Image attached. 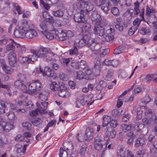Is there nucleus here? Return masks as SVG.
I'll use <instances>...</instances> for the list:
<instances>
[{
    "mask_svg": "<svg viewBox=\"0 0 157 157\" xmlns=\"http://www.w3.org/2000/svg\"><path fill=\"white\" fill-rule=\"evenodd\" d=\"M48 49L44 48H40L38 51H36L37 55L39 58H41L43 59L45 57L48 52Z\"/></svg>",
    "mask_w": 157,
    "mask_h": 157,
    "instance_id": "nucleus-24",
    "label": "nucleus"
},
{
    "mask_svg": "<svg viewBox=\"0 0 157 157\" xmlns=\"http://www.w3.org/2000/svg\"><path fill=\"white\" fill-rule=\"evenodd\" d=\"M126 153L123 148H121L117 151V155L120 157H125Z\"/></svg>",
    "mask_w": 157,
    "mask_h": 157,
    "instance_id": "nucleus-54",
    "label": "nucleus"
},
{
    "mask_svg": "<svg viewBox=\"0 0 157 157\" xmlns=\"http://www.w3.org/2000/svg\"><path fill=\"white\" fill-rule=\"evenodd\" d=\"M135 129L136 132L143 134H147L148 131L147 127L145 126L144 124L140 123L136 124L135 126Z\"/></svg>",
    "mask_w": 157,
    "mask_h": 157,
    "instance_id": "nucleus-10",
    "label": "nucleus"
},
{
    "mask_svg": "<svg viewBox=\"0 0 157 157\" xmlns=\"http://www.w3.org/2000/svg\"><path fill=\"white\" fill-rule=\"evenodd\" d=\"M59 58L58 56L52 52L46 54L43 59L47 62L56 61Z\"/></svg>",
    "mask_w": 157,
    "mask_h": 157,
    "instance_id": "nucleus-20",
    "label": "nucleus"
},
{
    "mask_svg": "<svg viewBox=\"0 0 157 157\" xmlns=\"http://www.w3.org/2000/svg\"><path fill=\"white\" fill-rule=\"evenodd\" d=\"M114 34V29L112 28L109 27V29L106 31L105 35H113Z\"/></svg>",
    "mask_w": 157,
    "mask_h": 157,
    "instance_id": "nucleus-61",
    "label": "nucleus"
},
{
    "mask_svg": "<svg viewBox=\"0 0 157 157\" xmlns=\"http://www.w3.org/2000/svg\"><path fill=\"white\" fill-rule=\"evenodd\" d=\"M42 121L40 118H36L33 121L32 123L35 126H37L42 123Z\"/></svg>",
    "mask_w": 157,
    "mask_h": 157,
    "instance_id": "nucleus-51",
    "label": "nucleus"
},
{
    "mask_svg": "<svg viewBox=\"0 0 157 157\" xmlns=\"http://www.w3.org/2000/svg\"><path fill=\"white\" fill-rule=\"evenodd\" d=\"M132 128V125H128L125 124H122L121 125V129L123 131L125 132L129 131Z\"/></svg>",
    "mask_w": 157,
    "mask_h": 157,
    "instance_id": "nucleus-42",
    "label": "nucleus"
},
{
    "mask_svg": "<svg viewBox=\"0 0 157 157\" xmlns=\"http://www.w3.org/2000/svg\"><path fill=\"white\" fill-rule=\"evenodd\" d=\"M31 136V134L27 132H25L23 135V141L29 142L30 141V139L29 138Z\"/></svg>",
    "mask_w": 157,
    "mask_h": 157,
    "instance_id": "nucleus-45",
    "label": "nucleus"
},
{
    "mask_svg": "<svg viewBox=\"0 0 157 157\" xmlns=\"http://www.w3.org/2000/svg\"><path fill=\"white\" fill-rule=\"evenodd\" d=\"M88 46L92 52H94L96 54H98V53H99L98 51L101 48V42L97 41L96 39L92 40L91 43L88 44Z\"/></svg>",
    "mask_w": 157,
    "mask_h": 157,
    "instance_id": "nucleus-6",
    "label": "nucleus"
},
{
    "mask_svg": "<svg viewBox=\"0 0 157 157\" xmlns=\"http://www.w3.org/2000/svg\"><path fill=\"white\" fill-rule=\"evenodd\" d=\"M48 102H41V105L39 102L36 103L37 108L35 110L32 111L30 113L31 116H35L39 113L41 114H44L47 113L46 109L47 108Z\"/></svg>",
    "mask_w": 157,
    "mask_h": 157,
    "instance_id": "nucleus-2",
    "label": "nucleus"
},
{
    "mask_svg": "<svg viewBox=\"0 0 157 157\" xmlns=\"http://www.w3.org/2000/svg\"><path fill=\"white\" fill-rule=\"evenodd\" d=\"M13 6L14 9L17 11L19 14H22V17L23 18H28L31 15L30 12L29 11H26L25 12L24 11L22 10L21 8L19 6L17 3L13 4Z\"/></svg>",
    "mask_w": 157,
    "mask_h": 157,
    "instance_id": "nucleus-9",
    "label": "nucleus"
},
{
    "mask_svg": "<svg viewBox=\"0 0 157 157\" xmlns=\"http://www.w3.org/2000/svg\"><path fill=\"white\" fill-rule=\"evenodd\" d=\"M6 105L3 102L0 101V114L4 113Z\"/></svg>",
    "mask_w": 157,
    "mask_h": 157,
    "instance_id": "nucleus-48",
    "label": "nucleus"
},
{
    "mask_svg": "<svg viewBox=\"0 0 157 157\" xmlns=\"http://www.w3.org/2000/svg\"><path fill=\"white\" fill-rule=\"evenodd\" d=\"M103 141L100 137H96L95 138L94 147L98 150H101L103 147Z\"/></svg>",
    "mask_w": 157,
    "mask_h": 157,
    "instance_id": "nucleus-19",
    "label": "nucleus"
},
{
    "mask_svg": "<svg viewBox=\"0 0 157 157\" xmlns=\"http://www.w3.org/2000/svg\"><path fill=\"white\" fill-rule=\"evenodd\" d=\"M94 31L95 34L101 36H104L105 34L104 28L100 24H97L95 25Z\"/></svg>",
    "mask_w": 157,
    "mask_h": 157,
    "instance_id": "nucleus-13",
    "label": "nucleus"
},
{
    "mask_svg": "<svg viewBox=\"0 0 157 157\" xmlns=\"http://www.w3.org/2000/svg\"><path fill=\"white\" fill-rule=\"evenodd\" d=\"M55 33V38L59 41H64L67 40V36L65 33V31H62L61 32L56 31L54 32Z\"/></svg>",
    "mask_w": 157,
    "mask_h": 157,
    "instance_id": "nucleus-14",
    "label": "nucleus"
},
{
    "mask_svg": "<svg viewBox=\"0 0 157 157\" xmlns=\"http://www.w3.org/2000/svg\"><path fill=\"white\" fill-rule=\"evenodd\" d=\"M42 87V85L38 80L32 81L29 86V90L26 91L30 94H35L37 90H40Z\"/></svg>",
    "mask_w": 157,
    "mask_h": 157,
    "instance_id": "nucleus-3",
    "label": "nucleus"
},
{
    "mask_svg": "<svg viewBox=\"0 0 157 157\" xmlns=\"http://www.w3.org/2000/svg\"><path fill=\"white\" fill-rule=\"evenodd\" d=\"M84 11H80V13H77L75 14L74 19L75 21L78 23H84L85 21V18L83 17L86 15L84 13Z\"/></svg>",
    "mask_w": 157,
    "mask_h": 157,
    "instance_id": "nucleus-16",
    "label": "nucleus"
},
{
    "mask_svg": "<svg viewBox=\"0 0 157 157\" xmlns=\"http://www.w3.org/2000/svg\"><path fill=\"white\" fill-rule=\"evenodd\" d=\"M9 63L11 66H13L16 62V54L13 52H11L8 55Z\"/></svg>",
    "mask_w": 157,
    "mask_h": 157,
    "instance_id": "nucleus-22",
    "label": "nucleus"
},
{
    "mask_svg": "<svg viewBox=\"0 0 157 157\" xmlns=\"http://www.w3.org/2000/svg\"><path fill=\"white\" fill-rule=\"evenodd\" d=\"M23 82L20 80H17L14 82L15 86L19 90H23L25 87V85Z\"/></svg>",
    "mask_w": 157,
    "mask_h": 157,
    "instance_id": "nucleus-33",
    "label": "nucleus"
},
{
    "mask_svg": "<svg viewBox=\"0 0 157 157\" xmlns=\"http://www.w3.org/2000/svg\"><path fill=\"white\" fill-rule=\"evenodd\" d=\"M105 40L108 42L112 41L114 39L113 35H105Z\"/></svg>",
    "mask_w": 157,
    "mask_h": 157,
    "instance_id": "nucleus-62",
    "label": "nucleus"
},
{
    "mask_svg": "<svg viewBox=\"0 0 157 157\" xmlns=\"http://www.w3.org/2000/svg\"><path fill=\"white\" fill-rule=\"evenodd\" d=\"M2 69L6 74H11L12 73V70L11 68L10 67L6 66L5 63H2Z\"/></svg>",
    "mask_w": 157,
    "mask_h": 157,
    "instance_id": "nucleus-40",
    "label": "nucleus"
},
{
    "mask_svg": "<svg viewBox=\"0 0 157 157\" xmlns=\"http://www.w3.org/2000/svg\"><path fill=\"white\" fill-rule=\"evenodd\" d=\"M155 77V75L154 74H149L146 76L145 77L141 76L142 81H146L147 82H150Z\"/></svg>",
    "mask_w": 157,
    "mask_h": 157,
    "instance_id": "nucleus-36",
    "label": "nucleus"
},
{
    "mask_svg": "<svg viewBox=\"0 0 157 157\" xmlns=\"http://www.w3.org/2000/svg\"><path fill=\"white\" fill-rule=\"evenodd\" d=\"M25 37L28 39H32L38 35L37 32L35 30V27L33 24H28V21L25 20Z\"/></svg>",
    "mask_w": 157,
    "mask_h": 157,
    "instance_id": "nucleus-1",
    "label": "nucleus"
},
{
    "mask_svg": "<svg viewBox=\"0 0 157 157\" xmlns=\"http://www.w3.org/2000/svg\"><path fill=\"white\" fill-rule=\"evenodd\" d=\"M65 33L67 36V39L69 37H73L74 34V33L70 30H68L67 31H65Z\"/></svg>",
    "mask_w": 157,
    "mask_h": 157,
    "instance_id": "nucleus-60",
    "label": "nucleus"
},
{
    "mask_svg": "<svg viewBox=\"0 0 157 157\" xmlns=\"http://www.w3.org/2000/svg\"><path fill=\"white\" fill-rule=\"evenodd\" d=\"M94 130L92 128H87L86 131L85 136L86 138H82L81 140H86L89 141L91 140L93 137Z\"/></svg>",
    "mask_w": 157,
    "mask_h": 157,
    "instance_id": "nucleus-18",
    "label": "nucleus"
},
{
    "mask_svg": "<svg viewBox=\"0 0 157 157\" xmlns=\"http://www.w3.org/2000/svg\"><path fill=\"white\" fill-rule=\"evenodd\" d=\"M109 52V50L107 49L101 50L99 52V54L101 56H103L108 54Z\"/></svg>",
    "mask_w": 157,
    "mask_h": 157,
    "instance_id": "nucleus-59",
    "label": "nucleus"
},
{
    "mask_svg": "<svg viewBox=\"0 0 157 157\" xmlns=\"http://www.w3.org/2000/svg\"><path fill=\"white\" fill-rule=\"evenodd\" d=\"M22 125L23 128L28 130H29L30 129L31 126V124L27 122L23 123Z\"/></svg>",
    "mask_w": 157,
    "mask_h": 157,
    "instance_id": "nucleus-57",
    "label": "nucleus"
},
{
    "mask_svg": "<svg viewBox=\"0 0 157 157\" xmlns=\"http://www.w3.org/2000/svg\"><path fill=\"white\" fill-rule=\"evenodd\" d=\"M52 13L55 17L61 18L63 16L64 12L61 10H59L56 11H53Z\"/></svg>",
    "mask_w": 157,
    "mask_h": 157,
    "instance_id": "nucleus-37",
    "label": "nucleus"
},
{
    "mask_svg": "<svg viewBox=\"0 0 157 157\" xmlns=\"http://www.w3.org/2000/svg\"><path fill=\"white\" fill-rule=\"evenodd\" d=\"M151 27H143L140 31V33L142 35H146L151 32Z\"/></svg>",
    "mask_w": 157,
    "mask_h": 157,
    "instance_id": "nucleus-41",
    "label": "nucleus"
},
{
    "mask_svg": "<svg viewBox=\"0 0 157 157\" xmlns=\"http://www.w3.org/2000/svg\"><path fill=\"white\" fill-rule=\"evenodd\" d=\"M151 100L150 97L148 96H145L143 99H142L140 102L141 103H144L145 104L148 103Z\"/></svg>",
    "mask_w": 157,
    "mask_h": 157,
    "instance_id": "nucleus-55",
    "label": "nucleus"
},
{
    "mask_svg": "<svg viewBox=\"0 0 157 157\" xmlns=\"http://www.w3.org/2000/svg\"><path fill=\"white\" fill-rule=\"evenodd\" d=\"M58 91V94L60 97L67 98L70 96V94L68 91L67 88L63 86H60V88Z\"/></svg>",
    "mask_w": 157,
    "mask_h": 157,
    "instance_id": "nucleus-17",
    "label": "nucleus"
},
{
    "mask_svg": "<svg viewBox=\"0 0 157 157\" xmlns=\"http://www.w3.org/2000/svg\"><path fill=\"white\" fill-rule=\"evenodd\" d=\"M85 73L86 74L89 76V78H94L97 76L98 75L96 74L94 72H93L91 70L89 67H87L85 69Z\"/></svg>",
    "mask_w": 157,
    "mask_h": 157,
    "instance_id": "nucleus-34",
    "label": "nucleus"
},
{
    "mask_svg": "<svg viewBox=\"0 0 157 157\" xmlns=\"http://www.w3.org/2000/svg\"><path fill=\"white\" fill-rule=\"evenodd\" d=\"M63 148L65 150L64 155L67 157H75L76 154L72 153L73 146L72 143L70 142H66L63 144Z\"/></svg>",
    "mask_w": 157,
    "mask_h": 157,
    "instance_id": "nucleus-5",
    "label": "nucleus"
},
{
    "mask_svg": "<svg viewBox=\"0 0 157 157\" xmlns=\"http://www.w3.org/2000/svg\"><path fill=\"white\" fill-rule=\"evenodd\" d=\"M103 124L101 128L102 130H103V127L107 126L109 124V123L110 122L111 120V118L110 116H109L105 115L103 116Z\"/></svg>",
    "mask_w": 157,
    "mask_h": 157,
    "instance_id": "nucleus-32",
    "label": "nucleus"
},
{
    "mask_svg": "<svg viewBox=\"0 0 157 157\" xmlns=\"http://www.w3.org/2000/svg\"><path fill=\"white\" fill-rule=\"evenodd\" d=\"M156 12V10L155 9H151L148 6L146 7V14L149 15L151 13H155Z\"/></svg>",
    "mask_w": 157,
    "mask_h": 157,
    "instance_id": "nucleus-56",
    "label": "nucleus"
},
{
    "mask_svg": "<svg viewBox=\"0 0 157 157\" xmlns=\"http://www.w3.org/2000/svg\"><path fill=\"white\" fill-rule=\"evenodd\" d=\"M50 89L53 91H58L60 88V86L56 82H51L49 86Z\"/></svg>",
    "mask_w": 157,
    "mask_h": 157,
    "instance_id": "nucleus-35",
    "label": "nucleus"
},
{
    "mask_svg": "<svg viewBox=\"0 0 157 157\" xmlns=\"http://www.w3.org/2000/svg\"><path fill=\"white\" fill-rule=\"evenodd\" d=\"M25 20L22 23L21 25L18 29H16L14 30V35L17 38H23L25 37Z\"/></svg>",
    "mask_w": 157,
    "mask_h": 157,
    "instance_id": "nucleus-7",
    "label": "nucleus"
},
{
    "mask_svg": "<svg viewBox=\"0 0 157 157\" xmlns=\"http://www.w3.org/2000/svg\"><path fill=\"white\" fill-rule=\"evenodd\" d=\"M79 39H77L75 40V45L77 47H82L84 46L86 44V40L83 37L80 35L79 36Z\"/></svg>",
    "mask_w": 157,
    "mask_h": 157,
    "instance_id": "nucleus-25",
    "label": "nucleus"
},
{
    "mask_svg": "<svg viewBox=\"0 0 157 157\" xmlns=\"http://www.w3.org/2000/svg\"><path fill=\"white\" fill-rule=\"evenodd\" d=\"M141 20L139 18H136L133 22V25L132 26L133 27L136 28L138 29L139 25L140 23Z\"/></svg>",
    "mask_w": 157,
    "mask_h": 157,
    "instance_id": "nucleus-53",
    "label": "nucleus"
},
{
    "mask_svg": "<svg viewBox=\"0 0 157 157\" xmlns=\"http://www.w3.org/2000/svg\"><path fill=\"white\" fill-rule=\"evenodd\" d=\"M110 126L113 128H115L117 125V121L114 119L111 120L110 123Z\"/></svg>",
    "mask_w": 157,
    "mask_h": 157,
    "instance_id": "nucleus-64",
    "label": "nucleus"
},
{
    "mask_svg": "<svg viewBox=\"0 0 157 157\" xmlns=\"http://www.w3.org/2000/svg\"><path fill=\"white\" fill-rule=\"evenodd\" d=\"M6 115L8 119L10 120H14L16 118L14 113L12 111H9V112L7 113Z\"/></svg>",
    "mask_w": 157,
    "mask_h": 157,
    "instance_id": "nucleus-47",
    "label": "nucleus"
},
{
    "mask_svg": "<svg viewBox=\"0 0 157 157\" xmlns=\"http://www.w3.org/2000/svg\"><path fill=\"white\" fill-rule=\"evenodd\" d=\"M56 30H52L50 32H48L47 31H42L41 33L43 34L49 40H52L55 38V33Z\"/></svg>",
    "mask_w": 157,
    "mask_h": 157,
    "instance_id": "nucleus-26",
    "label": "nucleus"
},
{
    "mask_svg": "<svg viewBox=\"0 0 157 157\" xmlns=\"http://www.w3.org/2000/svg\"><path fill=\"white\" fill-rule=\"evenodd\" d=\"M36 51L33 50H31V54L29 56V59L31 61L34 62L36 60L37 58L39 57L37 55Z\"/></svg>",
    "mask_w": 157,
    "mask_h": 157,
    "instance_id": "nucleus-30",
    "label": "nucleus"
},
{
    "mask_svg": "<svg viewBox=\"0 0 157 157\" xmlns=\"http://www.w3.org/2000/svg\"><path fill=\"white\" fill-rule=\"evenodd\" d=\"M18 59L20 62L22 63H30V60L29 59V57L28 58L27 57L21 56L19 57Z\"/></svg>",
    "mask_w": 157,
    "mask_h": 157,
    "instance_id": "nucleus-49",
    "label": "nucleus"
},
{
    "mask_svg": "<svg viewBox=\"0 0 157 157\" xmlns=\"http://www.w3.org/2000/svg\"><path fill=\"white\" fill-rule=\"evenodd\" d=\"M86 101L87 100L85 99L84 96H81L77 98V101L76 102V107L77 108H80V106L84 105Z\"/></svg>",
    "mask_w": 157,
    "mask_h": 157,
    "instance_id": "nucleus-28",
    "label": "nucleus"
},
{
    "mask_svg": "<svg viewBox=\"0 0 157 157\" xmlns=\"http://www.w3.org/2000/svg\"><path fill=\"white\" fill-rule=\"evenodd\" d=\"M82 5L83 7H84V9L81 10L84 11V13L85 15L92 10L94 8L93 6L90 1H82Z\"/></svg>",
    "mask_w": 157,
    "mask_h": 157,
    "instance_id": "nucleus-11",
    "label": "nucleus"
},
{
    "mask_svg": "<svg viewBox=\"0 0 157 157\" xmlns=\"http://www.w3.org/2000/svg\"><path fill=\"white\" fill-rule=\"evenodd\" d=\"M91 29V25L88 23L84 24L82 31L83 33V35L86 36L89 35L90 33V31Z\"/></svg>",
    "mask_w": 157,
    "mask_h": 157,
    "instance_id": "nucleus-29",
    "label": "nucleus"
},
{
    "mask_svg": "<svg viewBox=\"0 0 157 157\" xmlns=\"http://www.w3.org/2000/svg\"><path fill=\"white\" fill-rule=\"evenodd\" d=\"M77 65L78 67V69L80 68L82 69H85L87 67L86 62L83 60H82L80 62H78Z\"/></svg>",
    "mask_w": 157,
    "mask_h": 157,
    "instance_id": "nucleus-43",
    "label": "nucleus"
},
{
    "mask_svg": "<svg viewBox=\"0 0 157 157\" xmlns=\"http://www.w3.org/2000/svg\"><path fill=\"white\" fill-rule=\"evenodd\" d=\"M111 13L115 16H118L120 14V12L118 8L116 7H113L111 9Z\"/></svg>",
    "mask_w": 157,
    "mask_h": 157,
    "instance_id": "nucleus-50",
    "label": "nucleus"
},
{
    "mask_svg": "<svg viewBox=\"0 0 157 157\" xmlns=\"http://www.w3.org/2000/svg\"><path fill=\"white\" fill-rule=\"evenodd\" d=\"M104 133L107 136L112 138H114L116 135L115 130L111 127H106L105 128Z\"/></svg>",
    "mask_w": 157,
    "mask_h": 157,
    "instance_id": "nucleus-21",
    "label": "nucleus"
},
{
    "mask_svg": "<svg viewBox=\"0 0 157 157\" xmlns=\"http://www.w3.org/2000/svg\"><path fill=\"white\" fill-rule=\"evenodd\" d=\"M48 94L47 92L45 90L41 91L39 94V97L40 100L43 101L42 102H46L48 99ZM42 102H41V103ZM41 105V103H40Z\"/></svg>",
    "mask_w": 157,
    "mask_h": 157,
    "instance_id": "nucleus-27",
    "label": "nucleus"
},
{
    "mask_svg": "<svg viewBox=\"0 0 157 157\" xmlns=\"http://www.w3.org/2000/svg\"><path fill=\"white\" fill-rule=\"evenodd\" d=\"M36 71L37 73H41L43 76L47 75L48 77H52L53 78H55L56 77V75L53 70L48 66H46L45 67L44 71H43L40 66L36 68Z\"/></svg>",
    "mask_w": 157,
    "mask_h": 157,
    "instance_id": "nucleus-4",
    "label": "nucleus"
},
{
    "mask_svg": "<svg viewBox=\"0 0 157 157\" xmlns=\"http://www.w3.org/2000/svg\"><path fill=\"white\" fill-rule=\"evenodd\" d=\"M113 71L111 70H108L107 73L104 76V79L106 80L109 81L113 75Z\"/></svg>",
    "mask_w": 157,
    "mask_h": 157,
    "instance_id": "nucleus-44",
    "label": "nucleus"
},
{
    "mask_svg": "<svg viewBox=\"0 0 157 157\" xmlns=\"http://www.w3.org/2000/svg\"><path fill=\"white\" fill-rule=\"evenodd\" d=\"M82 4V2H75L73 4V8L75 10L77 11L83 8Z\"/></svg>",
    "mask_w": 157,
    "mask_h": 157,
    "instance_id": "nucleus-39",
    "label": "nucleus"
},
{
    "mask_svg": "<svg viewBox=\"0 0 157 157\" xmlns=\"http://www.w3.org/2000/svg\"><path fill=\"white\" fill-rule=\"evenodd\" d=\"M69 53L70 55H78L79 53L78 52V48L76 45H75L73 48L70 50Z\"/></svg>",
    "mask_w": 157,
    "mask_h": 157,
    "instance_id": "nucleus-46",
    "label": "nucleus"
},
{
    "mask_svg": "<svg viewBox=\"0 0 157 157\" xmlns=\"http://www.w3.org/2000/svg\"><path fill=\"white\" fill-rule=\"evenodd\" d=\"M90 18L94 24H100L101 18V16L98 14L97 11H94L92 12L90 16Z\"/></svg>",
    "mask_w": 157,
    "mask_h": 157,
    "instance_id": "nucleus-8",
    "label": "nucleus"
},
{
    "mask_svg": "<svg viewBox=\"0 0 157 157\" xmlns=\"http://www.w3.org/2000/svg\"><path fill=\"white\" fill-rule=\"evenodd\" d=\"M77 75L76 76V78L77 79L81 80L82 79L84 76V75L81 71L77 72Z\"/></svg>",
    "mask_w": 157,
    "mask_h": 157,
    "instance_id": "nucleus-52",
    "label": "nucleus"
},
{
    "mask_svg": "<svg viewBox=\"0 0 157 157\" xmlns=\"http://www.w3.org/2000/svg\"><path fill=\"white\" fill-rule=\"evenodd\" d=\"M98 5L99 6H100L101 10L104 12L106 13L109 10V6L110 3L109 2L107 3V0H99Z\"/></svg>",
    "mask_w": 157,
    "mask_h": 157,
    "instance_id": "nucleus-15",
    "label": "nucleus"
},
{
    "mask_svg": "<svg viewBox=\"0 0 157 157\" xmlns=\"http://www.w3.org/2000/svg\"><path fill=\"white\" fill-rule=\"evenodd\" d=\"M156 140L157 139L155 138V136L152 135H150L148 138L149 142L152 143L156 141Z\"/></svg>",
    "mask_w": 157,
    "mask_h": 157,
    "instance_id": "nucleus-63",
    "label": "nucleus"
},
{
    "mask_svg": "<svg viewBox=\"0 0 157 157\" xmlns=\"http://www.w3.org/2000/svg\"><path fill=\"white\" fill-rule=\"evenodd\" d=\"M0 125L2 127L3 131L8 132L13 128V125L11 123L6 122L3 119L0 121Z\"/></svg>",
    "mask_w": 157,
    "mask_h": 157,
    "instance_id": "nucleus-12",
    "label": "nucleus"
},
{
    "mask_svg": "<svg viewBox=\"0 0 157 157\" xmlns=\"http://www.w3.org/2000/svg\"><path fill=\"white\" fill-rule=\"evenodd\" d=\"M137 29L136 28L133 27L132 26L129 29L128 31V34L130 36L132 35L136 31Z\"/></svg>",
    "mask_w": 157,
    "mask_h": 157,
    "instance_id": "nucleus-58",
    "label": "nucleus"
},
{
    "mask_svg": "<svg viewBox=\"0 0 157 157\" xmlns=\"http://www.w3.org/2000/svg\"><path fill=\"white\" fill-rule=\"evenodd\" d=\"M18 46H19L18 44H17L13 40L11 43L7 45L6 48V50L8 51H13L14 50L15 47H17Z\"/></svg>",
    "mask_w": 157,
    "mask_h": 157,
    "instance_id": "nucleus-31",
    "label": "nucleus"
},
{
    "mask_svg": "<svg viewBox=\"0 0 157 157\" xmlns=\"http://www.w3.org/2000/svg\"><path fill=\"white\" fill-rule=\"evenodd\" d=\"M145 143L144 139L142 138H139L137 139L135 142V146L136 147H138L139 146H143Z\"/></svg>",
    "mask_w": 157,
    "mask_h": 157,
    "instance_id": "nucleus-38",
    "label": "nucleus"
},
{
    "mask_svg": "<svg viewBox=\"0 0 157 157\" xmlns=\"http://www.w3.org/2000/svg\"><path fill=\"white\" fill-rule=\"evenodd\" d=\"M134 11L133 13V10L131 9L129 10V12L131 13V15L134 16L135 15L138 14L140 12V10L139 9V3L138 1H136L134 3Z\"/></svg>",
    "mask_w": 157,
    "mask_h": 157,
    "instance_id": "nucleus-23",
    "label": "nucleus"
}]
</instances>
